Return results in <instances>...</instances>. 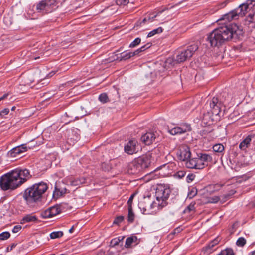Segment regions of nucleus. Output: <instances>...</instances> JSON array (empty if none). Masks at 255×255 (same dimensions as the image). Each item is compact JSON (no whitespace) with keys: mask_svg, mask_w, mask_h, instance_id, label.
<instances>
[{"mask_svg":"<svg viewBox=\"0 0 255 255\" xmlns=\"http://www.w3.org/2000/svg\"><path fill=\"white\" fill-rule=\"evenodd\" d=\"M243 33L242 29L237 24H225L210 33L207 37V41L211 46H219L229 40L239 39Z\"/></svg>","mask_w":255,"mask_h":255,"instance_id":"nucleus-1","label":"nucleus"},{"mask_svg":"<svg viewBox=\"0 0 255 255\" xmlns=\"http://www.w3.org/2000/svg\"><path fill=\"white\" fill-rule=\"evenodd\" d=\"M31 177L26 168H16L0 178V187L3 191L15 190L26 182Z\"/></svg>","mask_w":255,"mask_h":255,"instance_id":"nucleus-2","label":"nucleus"},{"mask_svg":"<svg viewBox=\"0 0 255 255\" xmlns=\"http://www.w3.org/2000/svg\"><path fill=\"white\" fill-rule=\"evenodd\" d=\"M170 194V189L165 186L158 185L156 188L155 196L156 201H153L152 203L146 205V201H140L138 204V207L142 213L145 215L152 214L155 211L152 209L157 207L158 209H161L167 204L166 200L169 198Z\"/></svg>","mask_w":255,"mask_h":255,"instance_id":"nucleus-3","label":"nucleus"},{"mask_svg":"<svg viewBox=\"0 0 255 255\" xmlns=\"http://www.w3.org/2000/svg\"><path fill=\"white\" fill-rule=\"evenodd\" d=\"M48 188L47 184L44 182L35 183L25 190L23 198L28 204L36 203L41 200Z\"/></svg>","mask_w":255,"mask_h":255,"instance_id":"nucleus-4","label":"nucleus"},{"mask_svg":"<svg viewBox=\"0 0 255 255\" xmlns=\"http://www.w3.org/2000/svg\"><path fill=\"white\" fill-rule=\"evenodd\" d=\"M255 5V0H247L236 9L223 15L218 21L223 20L225 21V22H227L233 20H237L240 17L244 16Z\"/></svg>","mask_w":255,"mask_h":255,"instance_id":"nucleus-5","label":"nucleus"},{"mask_svg":"<svg viewBox=\"0 0 255 255\" xmlns=\"http://www.w3.org/2000/svg\"><path fill=\"white\" fill-rule=\"evenodd\" d=\"M209 105L211 112H207V113H203L202 121L206 124H208L211 118V114L212 115L221 116L222 114V110L223 109L224 110V107L223 103L219 101L217 97H214L212 100L208 101L206 106L208 107Z\"/></svg>","mask_w":255,"mask_h":255,"instance_id":"nucleus-6","label":"nucleus"},{"mask_svg":"<svg viewBox=\"0 0 255 255\" xmlns=\"http://www.w3.org/2000/svg\"><path fill=\"white\" fill-rule=\"evenodd\" d=\"M212 161V157L206 153H199L197 157L191 158L185 163L186 167L190 169H203Z\"/></svg>","mask_w":255,"mask_h":255,"instance_id":"nucleus-7","label":"nucleus"},{"mask_svg":"<svg viewBox=\"0 0 255 255\" xmlns=\"http://www.w3.org/2000/svg\"><path fill=\"white\" fill-rule=\"evenodd\" d=\"M56 0H43L35 4L37 12L42 15L52 12L57 6Z\"/></svg>","mask_w":255,"mask_h":255,"instance_id":"nucleus-8","label":"nucleus"},{"mask_svg":"<svg viewBox=\"0 0 255 255\" xmlns=\"http://www.w3.org/2000/svg\"><path fill=\"white\" fill-rule=\"evenodd\" d=\"M198 49L196 44H193L187 47V49L181 51L177 56L175 61L177 63L183 62L191 58L194 52Z\"/></svg>","mask_w":255,"mask_h":255,"instance_id":"nucleus-9","label":"nucleus"},{"mask_svg":"<svg viewBox=\"0 0 255 255\" xmlns=\"http://www.w3.org/2000/svg\"><path fill=\"white\" fill-rule=\"evenodd\" d=\"M191 152L190 148L186 145H182L179 147L177 152V156L179 160L181 161H188L191 158Z\"/></svg>","mask_w":255,"mask_h":255,"instance_id":"nucleus-10","label":"nucleus"},{"mask_svg":"<svg viewBox=\"0 0 255 255\" xmlns=\"http://www.w3.org/2000/svg\"><path fill=\"white\" fill-rule=\"evenodd\" d=\"M150 163V158L147 156L139 158L135 162L133 163V165L136 168V171H135L134 173L148 167Z\"/></svg>","mask_w":255,"mask_h":255,"instance_id":"nucleus-11","label":"nucleus"},{"mask_svg":"<svg viewBox=\"0 0 255 255\" xmlns=\"http://www.w3.org/2000/svg\"><path fill=\"white\" fill-rule=\"evenodd\" d=\"M61 209L59 205H55L43 211L41 215L43 218H49L56 216L61 213Z\"/></svg>","mask_w":255,"mask_h":255,"instance_id":"nucleus-12","label":"nucleus"},{"mask_svg":"<svg viewBox=\"0 0 255 255\" xmlns=\"http://www.w3.org/2000/svg\"><path fill=\"white\" fill-rule=\"evenodd\" d=\"M137 142L135 140H131L127 143L124 146L125 152L129 154L132 155L137 152Z\"/></svg>","mask_w":255,"mask_h":255,"instance_id":"nucleus-13","label":"nucleus"},{"mask_svg":"<svg viewBox=\"0 0 255 255\" xmlns=\"http://www.w3.org/2000/svg\"><path fill=\"white\" fill-rule=\"evenodd\" d=\"M157 134L153 132H147L141 137V140L145 145H149L155 141Z\"/></svg>","mask_w":255,"mask_h":255,"instance_id":"nucleus-14","label":"nucleus"},{"mask_svg":"<svg viewBox=\"0 0 255 255\" xmlns=\"http://www.w3.org/2000/svg\"><path fill=\"white\" fill-rule=\"evenodd\" d=\"M27 150V147L24 144L12 148L8 152V155L11 157H15L17 155L21 154Z\"/></svg>","mask_w":255,"mask_h":255,"instance_id":"nucleus-15","label":"nucleus"},{"mask_svg":"<svg viewBox=\"0 0 255 255\" xmlns=\"http://www.w3.org/2000/svg\"><path fill=\"white\" fill-rule=\"evenodd\" d=\"M140 242L139 239L136 236L132 235L126 239L125 247L126 248H130L132 247V245L134 244V246L138 244Z\"/></svg>","mask_w":255,"mask_h":255,"instance_id":"nucleus-16","label":"nucleus"},{"mask_svg":"<svg viewBox=\"0 0 255 255\" xmlns=\"http://www.w3.org/2000/svg\"><path fill=\"white\" fill-rule=\"evenodd\" d=\"M37 220V218L36 216L31 214H28L24 216L20 220L21 224H25L26 223L35 222Z\"/></svg>","mask_w":255,"mask_h":255,"instance_id":"nucleus-17","label":"nucleus"},{"mask_svg":"<svg viewBox=\"0 0 255 255\" xmlns=\"http://www.w3.org/2000/svg\"><path fill=\"white\" fill-rule=\"evenodd\" d=\"M251 136H248L244 140H243L239 144V148L242 150H245L249 147L251 141Z\"/></svg>","mask_w":255,"mask_h":255,"instance_id":"nucleus-18","label":"nucleus"},{"mask_svg":"<svg viewBox=\"0 0 255 255\" xmlns=\"http://www.w3.org/2000/svg\"><path fill=\"white\" fill-rule=\"evenodd\" d=\"M163 11H160L158 12L156 14L153 16H149L145 17L141 22V24H145L146 23H150L153 21L157 17L159 16Z\"/></svg>","mask_w":255,"mask_h":255,"instance_id":"nucleus-19","label":"nucleus"},{"mask_svg":"<svg viewBox=\"0 0 255 255\" xmlns=\"http://www.w3.org/2000/svg\"><path fill=\"white\" fill-rule=\"evenodd\" d=\"M134 54V53H133L132 52L126 51L120 54V56L118 57L117 59L119 60L120 61L126 60L133 56Z\"/></svg>","mask_w":255,"mask_h":255,"instance_id":"nucleus-20","label":"nucleus"},{"mask_svg":"<svg viewBox=\"0 0 255 255\" xmlns=\"http://www.w3.org/2000/svg\"><path fill=\"white\" fill-rule=\"evenodd\" d=\"M187 130L186 129H184L182 127H176L171 129L170 132L172 135H175L176 134H181L183 133L186 132Z\"/></svg>","mask_w":255,"mask_h":255,"instance_id":"nucleus-21","label":"nucleus"},{"mask_svg":"<svg viewBox=\"0 0 255 255\" xmlns=\"http://www.w3.org/2000/svg\"><path fill=\"white\" fill-rule=\"evenodd\" d=\"M128 221L129 223H132L134 220L135 214L133 212L132 206L130 205L128 207Z\"/></svg>","mask_w":255,"mask_h":255,"instance_id":"nucleus-22","label":"nucleus"},{"mask_svg":"<svg viewBox=\"0 0 255 255\" xmlns=\"http://www.w3.org/2000/svg\"><path fill=\"white\" fill-rule=\"evenodd\" d=\"M214 246L211 242L203 248L202 251L206 253L208 255L213 252L215 249H213Z\"/></svg>","mask_w":255,"mask_h":255,"instance_id":"nucleus-23","label":"nucleus"},{"mask_svg":"<svg viewBox=\"0 0 255 255\" xmlns=\"http://www.w3.org/2000/svg\"><path fill=\"white\" fill-rule=\"evenodd\" d=\"M195 203H191L184 210V213H194L195 211Z\"/></svg>","mask_w":255,"mask_h":255,"instance_id":"nucleus-24","label":"nucleus"},{"mask_svg":"<svg viewBox=\"0 0 255 255\" xmlns=\"http://www.w3.org/2000/svg\"><path fill=\"white\" fill-rule=\"evenodd\" d=\"M162 32L163 28L161 27H159L149 32L147 35V37H152L156 34L161 33Z\"/></svg>","mask_w":255,"mask_h":255,"instance_id":"nucleus-25","label":"nucleus"},{"mask_svg":"<svg viewBox=\"0 0 255 255\" xmlns=\"http://www.w3.org/2000/svg\"><path fill=\"white\" fill-rule=\"evenodd\" d=\"M99 101L103 103H106L110 101L108 96L106 93H103L99 96Z\"/></svg>","mask_w":255,"mask_h":255,"instance_id":"nucleus-26","label":"nucleus"},{"mask_svg":"<svg viewBox=\"0 0 255 255\" xmlns=\"http://www.w3.org/2000/svg\"><path fill=\"white\" fill-rule=\"evenodd\" d=\"M123 238L124 237H122L121 239V237H119L118 238L113 239L110 242V246L111 247H114L118 245L120 242L123 239Z\"/></svg>","mask_w":255,"mask_h":255,"instance_id":"nucleus-27","label":"nucleus"},{"mask_svg":"<svg viewBox=\"0 0 255 255\" xmlns=\"http://www.w3.org/2000/svg\"><path fill=\"white\" fill-rule=\"evenodd\" d=\"M217 255H235L233 250L231 248H227L222 250Z\"/></svg>","mask_w":255,"mask_h":255,"instance_id":"nucleus-28","label":"nucleus"},{"mask_svg":"<svg viewBox=\"0 0 255 255\" xmlns=\"http://www.w3.org/2000/svg\"><path fill=\"white\" fill-rule=\"evenodd\" d=\"M213 150L215 152H222L224 150V147L222 144H217L213 146Z\"/></svg>","mask_w":255,"mask_h":255,"instance_id":"nucleus-29","label":"nucleus"},{"mask_svg":"<svg viewBox=\"0 0 255 255\" xmlns=\"http://www.w3.org/2000/svg\"><path fill=\"white\" fill-rule=\"evenodd\" d=\"M63 233L62 231H55L52 232L50 234V237L51 239H56L62 237Z\"/></svg>","mask_w":255,"mask_h":255,"instance_id":"nucleus-30","label":"nucleus"},{"mask_svg":"<svg viewBox=\"0 0 255 255\" xmlns=\"http://www.w3.org/2000/svg\"><path fill=\"white\" fill-rule=\"evenodd\" d=\"M10 236V234L9 232H3L0 234V240H5L8 239Z\"/></svg>","mask_w":255,"mask_h":255,"instance_id":"nucleus-31","label":"nucleus"},{"mask_svg":"<svg viewBox=\"0 0 255 255\" xmlns=\"http://www.w3.org/2000/svg\"><path fill=\"white\" fill-rule=\"evenodd\" d=\"M246 243V240L244 237H240L236 242V245L239 247H243Z\"/></svg>","mask_w":255,"mask_h":255,"instance_id":"nucleus-32","label":"nucleus"},{"mask_svg":"<svg viewBox=\"0 0 255 255\" xmlns=\"http://www.w3.org/2000/svg\"><path fill=\"white\" fill-rule=\"evenodd\" d=\"M141 42L140 38H136L129 45V47L133 48L138 45Z\"/></svg>","mask_w":255,"mask_h":255,"instance_id":"nucleus-33","label":"nucleus"},{"mask_svg":"<svg viewBox=\"0 0 255 255\" xmlns=\"http://www.w3.org/2000/svg\"><path fill=\"white\" fill-rule=\"evenodd\" d=\"M250 160H249V162H250L251 164L255 163V150L252 151L250 153Z\"/></svg>","mask_w":255,"mask_h":255,"instance_id":"nucleus-34","label":"nucleus"},{"mask_svg":"<svg viewBox=\"0 0 255 255\" xmlns=\"http://www.w3.org/2000/svg\"><path fill=\"white\" fill-rule=\"evenodd\" d=\"M219 200H220V197L217 196H215L209 198V202L212 203H216Z\"/></svg>","mask_w":255,"mask_h":255,"instance_id":"nucleus-35","label":"nucleus"},{"mask_svg":"<svg viewBox=\"0 0 255 255\" xmlns=\"http://www.w3.org/2000/svg\"><path fill=\"white\" fill-rule=\"evenodd\" d=\"M129 2V0H116V3L119 5H126Z\"/></svg>","mask_w":255,"mask_h":255,"instance_id":"nucleus-36","label":"nucleus"},{"mask_svg":"<svg viewBox=\"0 0 255 255\" xmlns=\"http://www.w3.org/2000/svg\"><path fill=\"white\" fill-rule=\"evenodd\" d=\"M124 216H120L115 218L113 221L114 224H119L124 220Z\"/></svg>","mask_w":255,"mask_h":255,"instance_id":"nucleus-37","label":"nucleus"},{"mask_svg":"<svg viewBox=\"0 0 255 255\" xmlns=\"http://www.w3.org/2000/svg\"><path fill=\"white\" fill-rule=\"evenodd\" d=\"M84 183H85L84 179H76L72 182V184L75 186H78Z\"/></svg>","mask_w":255,"mask_h":255,"instance_id":"nucleus-38","label":"nucleus"},{"mask_svg":"<svg viewBox=\"0 0 255 255\" xmlns=\"http://www.w3.org/2000/svg\"><path fill=\"white\" fill-rule=\"evenodd\" d=\"M185 174L186 173L184 171H179L176 173L175 176L180 179H181L185 176Z\"/></svg>","mask_w":255,"mask_h":255,"instance_id":"nucleus-39","label":"nucleus"},{"mask_svg":"<svg viewBox=\"0 0 255 255\" xmlns=\"http://www.w3.org/2000/svg\"><path fill=\"white\" fill-rule=\"evenodd\" d=\"M9 112V109L8 108H4L0 111V117H3L4 116L7 115Z\"/></svg>","mask_w":255,"mask_h":255,"instance_id":"nucleus-40","label":"nucleus"},{"mask_svg":"<svg viewBox=\"0 0 255 255\" xmlns=\"http://www.w3.org/2000/svg\"><path fill=\"white\" fill-rule=\"evenodd\" d=\"M195 175L193 174H189L187 177V182L190 183L194 180L195 179Z\"/></svg>","mask_w":255,"mask_h":255,"instance_id":"nucleus-41","label":"nucleus"},{"mask_svg":"<svg viewBox=\"0 0 255 255\" xmlns=\"http://www.w3.org/2000/svg\"><path fill=\"white\" fill-rule=\"evenodd\" d=\"M221 241V238L219 237H217L216 238H215L214 240L211 241L210 242L211 244L213 245V246L215 247L217 245L219 244L220 241Z\"/></svg>","mask_w":255,"mask_h":255,"instance_id":"nucleus-42","label":"nucleus"},{"mask_svg":"<svg viewBox=\"0 0 255 255\" xmlns=\"http://www.w3.org/2000/svg\"><path fill=\"white\" fill-rule=\"evenodd\" d=\"M21 229H22V227L21 225H16L13 227L12 231L14 233H16L18 232Z\"/></svg>","mask_w":255,"mask_h":255,"instance_id":"nucleus-43","label":"nucleus"},{"mask_svg":"<svg viewBox=\"0 0 255 255\" xmlns=\"http://www.w3.org/2000/svg\"><path fill=\"white\" fill-rule=\"evenodd\" d=\"M197 194V190H196V191H193V190H192L188 194V197L190 198H193V197H194Z\"/></svg>","mask_w":255,"mask_h":255,"instance_id":"nucleus-44","label":"nucleus"},{"mask_svg":"<svg viewBox=\"0 0 255 255\" xmlns=\"http://www.w3.org/2000/svg\"><path fill=\"white\" fill-rule=\"evenodd\" d=\"M150 46H151V44L150 43H148L145 44V45L142 46L139 49L142 52V51H144L145 49L149 48Z\"/></svg>","mask_w":255,"mask_h":255,"instance_id":"nucleus-45","label":"nucleus"},{"mask_svg":"<svg viewBox=\"0 0 255 255\" xmlns=\"http://www.w3.org/2000/svg\"><path fill=\"white\" fill-rule=\"evenodd\" d=\"M230 196V194H227L224 195L223 196H222V197L223 198L222 199V202L224 203L225 201H226L228 199H229Z\"/></svg>","mask_w":255,"mask_h":255,"instance_id":"nucleus-46","label":"nucleus"},{"mask_svg":"<svg viewBox=\"0 0 255 255\" xmlns=\"http://www.w3.org/2000/svg\"><path fill=\"white\" fill-rule=\"evenodd\" d=\"M134 194H132L131 195V196L129 197L128 201V206L130 205V206H131V204H132V200H133V197H134Z\"/></svg>","mask_w":255,"mask_h":255,"instance_id":"nucleus-47","label":"nucleus"},{"mask_svg":"<svg viewBox=\"0 0 255 255\" xmlns=\"http://www.w3.org/2000/svg\"><path fill=\"white\" fill-rule=\"evenodd\" d=\"M104 255H117V254L112 251L108 250L107 254Z\"/></svg>","mask_w":255,"mask_h":255,"instance_id":"nucleus-48","label":"nucleus"},{"mask_svg":"<svg viewBox=\"0 0 255 255\" xmlns=\"http://www.w3.org/2000/svg\"><path fill=\"white\" fill-rule=\"evenodd\" d=\"M142 51L140 50V49L139 48L135 50V51L133 52V53H134V56L136 55L137 54H138L140 52H141Z\"/></svg>","mask_w":255,"mask_h":255,"instance_id":"nucleus-49","label":"nucleus"},{"mask_svg":"<svg viewBox=\"0 0 255 255\" xmlns=\"http://www.w3.org/2000/svg\"><path fill=\"white\" fill-rule=\"evenodd\" d=\"M8 94L7 93L4 94L2 96H1L0 97L1 99L2 100L5 99V98H6L8 97Z\"/></svg>","mask_w":255,"mask_h":255,"instance_id":"nucleus-50","label":"nucleus"},{"mask_svg":"<svg viewBox=\"0 0 255 255\" xmlns=\"http://www.w3.org/2000/svg\"><path fill=\"white\" fill-rule=\"evenodd\" d=\"M172 61V59H170V58H169L168 59H167V60L166 61V63L167 64V63H171V62Z\"/></svg>","mask_w":255,"mask_h":255,"instance_id":"nucleus-51","label":"nucleus"},{"mask_svg":"<svg viewBox=\"0 0 255 255\" xmlns=\"http://www.w3.org/2000/svg\"><path fill=\"white\" fill-rule=\"evenodd\" d=\"M96 255H104V253L103 251L99 252Z\"/></svg>","mask_w":255,"mask_h":255,"instance_id":"nucleus-52","label":"nucleus"},{"mask_svg":"<svg viewBox=\"0 0 255 255\" xmlns=\"http://www.w3.org/2000/svg\"><path fill=\"white\" fill-rule=\"evenodd\" d=\"M73 230H74V226H72L69 230V232L70 233H72L73 232Z\"/></svg>","mask_w":255,"mask_h":255,"instance_id":"nucleus-53","label":"nucleus"},{"mask_svg":"<svg viewBox=\"0 0 255 255\" xmlns=\"http://www.w3.org/2000/svg\"><path fill=\"white\" fill-rule=\"evenodd\" d=\"M15 109H16V107H15V106H13V107L11 108V110H12V111H14Z\"/></svg>","mask_w":255,"mask_h":255,"instance_id":"nucleus-54","label":"nucleus"},{"mask_svg":"<svg viewBox=\"0 0 255 255\" xmlns=\"http://www.w3.org/2000/svg\"><path fill=\"white\" fill-rule=\"evenodd\" d=\"M54 74H55V73L52 72L51 73H49V75H50V76H52Z\"/></svg>","mask_w":255,"mask_h":255,"instance_id":"nucleus-55","label":"nucleus"},{"mask_svg":"<svg viewBox=\"0 0 255 255\" xmlns=\"http://www.w3.org/2000/svg\"><path fill=\"white\" fill-rule=\"evenodd\" d=\"M252 255H255V250L252 252Z\"/></svg>","mask_w":255,"mask_h":255,"instance_id":"nucleus-56","label":"nucleus"},{"mask_svg":"<svg viewBox=\"0 0 255 255\" xmlns=\"http://www.w3.org/2000/svg\"><path fill=\"white\" fill-rule=\"evenodd\" d=\"M5 20H6V18H5V17H4V22L5 21Z\"/></svg>","mask_w":255,"mask_h":255,"instance_id":"nucleus-57","label":"nucleus"},{"mask_svg":"<svg viewBox=\"0 0 255 255\" xmlns=\"http://www.w3.org/2000/svg\"><path fill=\"white\" fill-rule=\"evenodd\" d=\"M2 100L1 99V98L0 97V102Z\"/></svg>","mask_w":255,"mask_h":255,"instance_id":"nucleus-58","label":"nucleus"},{"mask_svg":"<svg viewBox=\"0 0 255 255\" xmlns=\"http://www.w3.org/2000/svg\"><path fill=\"white\" fill-rule=\"evenodd\" d=\"M50 255H55V254H50Z\"/></svg>","mask_w":255,"mask_h":255,"instance_id":"nucleus-59","label":"nucleus"}]
</instances>
